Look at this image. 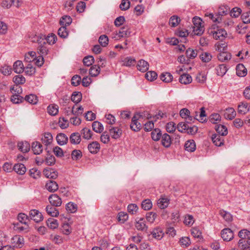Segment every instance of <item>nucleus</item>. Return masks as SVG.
Here are the masks:
<instances>
[{"label": "nucleus", "mask_w": 250, "mask_h": 250, "mask_svg": "<svg viewBox=\"0 0 250 250\" xmlns=\"http://www.w3.org/2000/svg\"><path fill=\"white\" fill-rule=\"evenodd\" d=\"M24 100L32 104H36L38 101L37 96L32 94L26 95L24 98Z\"/></svg>", "instance_id": "obj_38"}, {"label": "nucleus", "mask_w": 250, "mask_h": 250, "mask_svg": "<svg viewBox=\"0 0 250 250\" xmlns=\"http://www.w3.org/2000/svg\"><path fill=\"white\" fill-rule=\"evenodd\" d=\"M109 131L111 137L115 139L120 138L122 134V130L118 127L110 126Z\"/></svg>", "instance_id": "obj_11"}, {"label": "nucleus", "mask_w": 250, "mask_h": 250, "mask_svg": "<svg viewBox=\"0 0 250 250\" xmlns=\"http://www.w3.org/2000/svg\"><path fill=\"white\" fill-rule=\"evenodd\" d=\"M43 174L48 178L55 179L58 177V172L53 169L43 170Z\"/></svg>", "instance_id": "obj_32"}, {"label": "nucleus", "mask_w": 250, "mask_h": 250, "mask_svg": "<svg viewBox=\"0 0 250 250\" xmlns=\"http://www.w3.org/2000/svg\"><path fill=\"white\" fill-rule=\"evenodd\" d=\"M152 204L149 199H146L142 203V208L146 210H147L151 208Z\"/></svg>", "instance_id": "obj_60"}, {"label": "nucleus", "mask_w": 250, "mask_h": 250, "mask_svg": "<svg viewBox=\"0 0 250 250\" xmlns=\"http://www.w3.org/2000/svg\"><path fill=\"white\" fill-rule=\"evenodd\" d=\"M93 130L97 133H101L104 130V126L100 122L94 121L92 124Z\"/></svg>", "instance_id": "obj_33"}, {"label": "nucleus", "mask_w": 250, "mask_h": 250, "mask_svg": "<svg viewBox=\"0 0 250 250\" xmlns=\"http://www.w3.org/2000/svg\"><path fill=\"white\" fill-rule=\"evenodd\" d=\"M179 81L181 83L187 84L192 82V78L188 74H183L180 76Z\"/></svg>", "instance_id": "obj_30"}, {"label": "nucleus", "mask_w": 250, "mask_h": 250, "mask_svg": "<svg viewBox=\"0 0 250 250\" xmlns=\"http://www.w3.org/2000/svg\"><path fill=\"white\" fill-rule=\"evenodd\" d=\"M82 157V153L81 150L75 149L71 153V158L72 160L77 161L81 159Z\"/></svg>", "instance_id": "obj_52"}, {"label": "nucleus", "mask_w": 250, "mask_h": 250, "mask_svg": "<svg viewBox=\"0 0 250 250\" xmlns=\"http://www.w3.org/2000/svg\"><path fill=\"white\" fill-rule=\"evenodd\" d=\"M53 140V137L50 133L46 132L44 134L43 137L42 138L43 144L47 146L51 144Z\"/></svg>", "instance_id": "obj_31"}, {"label": "nucleus", "mask_w": 250, "mask_h": 250, "mask_svg": "<svg viewBox=\"0 0 250 250\" xmlns=\"http://www.w3.org/2000/svg\"><path fill=\"white\" fill-rule=\"evenodd\" d=\"M192 22L193 35L199 36L202 35L205 31L204 26L202 25V20L199 17H194Z\"/></svg>", "instance_id": "obj_1"}, {"label": "nucleus", "mask_w": 250, "mask_h": 250, "mask_svg": "<svg viewBox=\"0 0 250 250\" xmlns=\"http://www.w3.org/2000/svg\"><path fill=\"white\" fill-rule=\"evenodd\" d=\"M13 82L16 85L23 84L25 82V78L22 75H17L13 78Z\"/></svg>", "instance_id": "obj_50"}, {"label": "nucleus", "mask_w": 250, "mask_h": 250, "mask_svg": "<svg viewBox=\"0 0 250 250\" xmlns=\"http://www.w3.org/2000/svg\"><path fill=\"white\" fill-rule=\"evenodd\" d=\"M219 214L227 221L229 222L232 220V216L230 213L224 210H220Z\"/></svg>", "instance_id": "obj_56"}, {"label": "nucleus", "mask_w": 250, "mask_h": 250, "mask_svg": "<svg viewBox=\"0 0 250 250\" xmlns=\"http://www.w3.org/2000/svg\"><path fill=\"white\" fill-rule=\"evenodd\" d=\"M227 35V32L223 29H217L213 33V38L215 40L222 41Z\"/></svg>", "instance_id": "obj_10"}, {"label": "nucleus", "mask_w": 250, "mask_h": 250, "mask_svg": "<svg viewBox=\"0 0 250 250\" xmlns=\"http://www.w3.org/2000/svg\"><path fill=\"white\" fill-rule=\"evenodd\" d=\"M161 80L165 83H169L172 81L173 79L172 75L169 72H164L161 74Z\"/></svg>", "instance_id": "obj_39"}, {"label": "nucleus", "mask_w": 250, "mask_h": 250, "mask_svg": "<svg viewBox=\"0 0 250 250\" xmlns=\"http://www.w3.org/2000/svg\"><path fill=\"white\" fill-rule=\"evenodd\" d=\"M135 227L138 230L148 233V227L146 224L145 218H140L138 220H136Z\"/></svg>", "instance_id": "obj_3"}, {"label": "nucleus", "mask_w": 250, "mask_h": 250, "mask_svg": "<svg viewBox=\"0 0 250 250\" xmlns=\"http://www.w3.org/2000/svg\"><path fill=\"white\" fill-rule=\"evenodd\" d=\"M81 77L78 75H75L71 79V84L74 86H77L81 83Z\"/></svg>", "instance_id": "obj_64"}, {"label": "nucleus", "mask_w": 250, "mask_h": 250, "mask_svg": "<svg viewBox=\"0 0 250 250\" xmlns=\"http://www.w3.org/2000/svg\"><path fill=\"white\" fill-rule=\"evenodd\" d=\"M217 57L219 61L224 62L225 61L229 60L231 59V56L230 53H229L227 52L221 51L220 52Z\"/></svg>", "instance_id": "obj_34"}, {"label": "nucleus", "mask_w": 250, "mask_h": 250, "mask_svg": "<svg viewBox=\"0 0 250 250\" xmlns=\"http://www.w3.org/2000/svg\"><path fill=\"white\" fill-rule=\"evenodd\" d=\"M68 139L67 136L62 133L58 134L56 137L57 143L60 146L66 144L68 142Z\"/></svg>", "instance_id": "obj_19"}, {"label": "nucleus", "mask_w": 250, "mask_h": 250, "mask_svg": "<svg viewBox=\"0 0 250 250\" xmlns=\"http://www.w3.org/2000/svg\"><path fill=\"white\" fill-rule=\"evenodd\" d=\"M100 67L96 65H93L89 69V74L92 77L97 76L100 73Z\"/></svg>", "instance_id": "obj_47"}, {"label": "nucleus", "mask_w": 250, "mask_h": 250, "mask_svg": "<svg viewBox=\"0 0 250 250\" xmlns=\"http://www.w3.org/2000/svg\"><path fill=\"white\" fill-rule=\"evenodd\" d=\"M215 129L216 132L218 133L217 135L224 136L227 135L228 134V129L224 125H217L215 126Z\"/></svg>", "instance_id": "obj_23"}, {"label": "nucleus", "mask_w": 250, "mask_h": 250, "mask_svg": "<svg viewBox=\"0 0 250 250\" xmlns=\"http://www.w3.org/2000/svg\"><path fill=\"white\" fill-rule=\"evenodd\" d=\"M43 38L45 40V42L49 44H53L55 43L57 40V37L55 34H52L48 36L46 38L43 36Z\"/></svg>", "instance_id": "obj_57"}, {"label": "nucleus", "mask_w": 250, "mask_h": 250, "mask_svg": "<svg viewBox=\"0 0 250 250\" xmlns=\"http://www.w3.org/2000/svg\"><path fill=\"white\" fill-rule=\"evenodd\" d=\"M131 32L128 27H123L119 31V37L126 38L130 36Z\"/></svg>", "instance_id": "obj_26"}, {"label": "nucleus", "mask_w": 250, "mask_h": 250, "mask_svg": "<svg viewBox=\"0 0 250 250\" xmlns=\"http://www.w3.org/2000/svg\"><path fill=\"white\" fill-rule=\"evenodd\" d=\"M87 148L91 153L96 154L100 150V145L98 142L94 141L90 143L88 145Z\"/></svg>", "instance_id": "obj_12"}, {"label": "nucleus", "mask_w": 250, "mask_h": 250, "mask_svg": "<svg viewBox=\"0 0 250 250\" xmlns=\"http://www.w3.org/2000/svg\"><path fill=\"white\" fill-rule=\"evenodd\" d=\"M123 62V65L125 66H131L132 65H134L136 63V60L135 59L131 57H126Z\"/></svg>", "instance_id": "obj_46"}, {"label": "nucleus", "mask_w": 250, "mask_h": 250, "mask_svg": "<svg viewBox=\"0 0 250 250\" xmlns=\"http://www.w3.org/2000/svg\"><path fill=\"white\" fill-rule=\"evenodd\" d=\"M13 70L16 73H21L24 70L23 63L21 61H17L13 64Z\"/></svg>", "instance_id": "obj_24"}, {"label": "nucleus", "mask_w": 250, "mask_h": 250, "mask_svg": "<svg viewBox=\"0 0 250 250\" xmlns=\"http://www.w3.org/2000/svg\"><path fill=\"white\" fill-rule=\"evenodd\" d=\"M162 145L165 147H168L171 144L170 136L167 133H164L162 136Z\"/></svg>", "instance_id": "obj_18"}, {"label": "nucleus", "mask_w": 250, "mask_h": 250, "mask_svg": "<svg viewBox=\"0 0 250 250\" xmlns=\"http://www.w3.org/2000/svg\"><path fill=\"white\" fill-rule=\"evenodd\" d=\"M47 226L51 229H55L58 228L59 224L58 221L52 218H49L46 221Z\"/></svg>", "instance_id": "obj_37"}, {"label": "nucleus", "mask_w": 250, "mask_h": 250, "mask_svg": "<svg viewBox=\"0 0 250 250\" xmlns=\"http://www.w3.org/2000/svg\"><path fill=\"white\" fill-rule=\"evenodd\" d=\"M66 209L71 213H74L77 210V205L72 202H69L66 204Z\"/></svg>", "instance_id": "obj_61"}, {"label": "nucleus", "mask_w": 250, "mask_h": 250, "mask_svg": "<svg viewBox=\"0 0 250 250\" xmlns=\"http://www.w3.org/2000/svg\"><path fill=\"white\" fill-rule=\"evenodd\" d=\"M168 205V200L167 198H161L158 201V206L161 209L167 208Z\"/></svg>", "instance_id": "obj_48"}, {"label": "nucleus", "mask_w": 250, "mask_h": 250, "mask_svg": "<svg viewBox=\"0 0 250 250\" xmlns=\"http://www.w3.org/2000/svg\"><path fill=\"white\" fill-rule=\"evenodd\" d=\"M94 62V59L92 56H87L85 57L83 59V62L84 65L87 66H89L93 64Z\"/></svg>", "instance_id": "obj_59"}, {"label": "nucleus", "mask_w": 250, "mask_h": 250, "mask_svg": "<svg viewBox=\"0 0 250 250\" xmlns=\"http://www.w3.org/2000/svg\"><path fill=\"white\" fill-rule=\"evenodd\" d=\"M211 139L213 143L216 146H220L224 145V140L222 136L215 134L212 135Z\"/></svg>", "instance_id": "obj_15"}, {"label": "nucleus", "mask_w": 250, "mask_h": 250, "mask_svg": "<svg viewBox=\"0 0 250 250\" xmlns=\"http://www.w3.org/2000/svg\"><path fill=\"white\" fill-rule=\"evenodd\" d=\"M145 77L148 81H152L157 78V74L155 71H148L145 74Z\"/></svg>", "instance_id": "obj_53"}, {"label": "nucleus", "mask_w": 250, "mask_h": 250, "mask_svg": "<svg viewBox=\"0 0 250 250\" xmlns=\"http://www.w3.org/2000/svg\"><path fill=\"white\" fill-rule=\"evenodd\" d=\"M238 112L239 113L245 114L249 111V106L247 103H242L238 106Z\"/></svg>", "instance_id": "obj_43"}, {"label": "nucleus", "mask_w": 250, "mask_h": 250, "mask_svg": "<svg viewBox=\"0 0 250 250\" xmlns=\"http://www.w3.org/2000/svg\"><path fill=\"white\" fill-rule=\"evenodd\" d=\"M58 34L62 38H66L68 35V32L66 27L62 26V27L58 29Z\"/></svg>", "instance_id": "obj_49"}, {"label": "nucleus", "mask_w": 250, "mask_h": 250, "mask_svg": "<svg viewBox=\"0 0 250 250\" xmlns=\"http://www.w3.org/2000/svg\"><path fill=\"white\" fill-rule=\"evenodd\" d=\"M19 149L23 153L27 152L30 148V145L27 142H21L18 144Z\"/></svg>", "instance_id": "obj_25"}, {"label": "nucleus", "mask_w": 250, "mask_h": 250, "mask_svg": "<svg viewBox=\"0 0 250 250\" xmlns=\"http://www.w3.org/2000/svg\"><path fill=\"white\" fill-rule=\"evenodd\" d=\"M236 74L239 77H244L247 74V69L243 64L239 63L236 67Z\"/></svg>", "instance_id": "obj_20"}, {"label": "nucleus", "mask_w": 250, "mask_h": 250, "mask_svg": "<svg viewBox=\"0 0 250 250\" xmlns=\"http://www.w3.org/2000/svg\"><path fill=\"white\" fill-rule=\"evenodd\" d=\"M69 140L72 144H79L81 141V134L79 132L72 133L70 136Z\"/></svg>", "instance_id": "obj_14"}, {"label": "nucleus", "mask_w": 250, "mask_h": 250, "mask_svg": "<svg viewBox=\"0 0 250 250\" xmlns=\"http://www.w3.org/2000/svg\"><path fill=\"white\" fill-rule=\"evenodd\" d=\"M216 73L218 76H223L227 72L228 69L225 64L219 65L216 68Z\"/></svg>", "instance_id": "obj_36"}, {"label": "nucleus", "mask_w": 250, "mask_h": 250, "mask_svg": "<svg viewBox=\"0 0 250 250\" xmlns=\"http://www.w3.org/2000/svg\"><path fill=\"white\" fill-rule=\"evenodd\" d=\"M25 70V73L28 76H32L34 74L36 71L35 68L33 67L31 64H28L27 66L24 68Z\"/></svg>", "instance_id": "obj_63"}, {"label": "nucleus", "mask_w": 250, "mask_h": 250, "mask_svg": "<svg viewBox=\"0 0 250 250\" xmlns=\"http://www.w3.org/2000/svg\"><path fill=\"white\" fill-rule=\"evenodd\" d=\"M11 243L13 247L21 248L24 245V238L21 236L15 235L12 238Z\"/></svg>", "instance_id": "obj_5"}, {"label": "nucleus", "mask_w": 250, "mask_h": 250, "mask_svg": "<svg viewBox=\"0 0 250 250\" xmlns=\"http://www.w3.org/2000/svg\"><path fill=\"white\" fill-rule=\"evenodd\" d=\"M47 111L50 115L55 116L59 112V107L56 104H50L47 107Z\"/></svg>", "instance_id": "obj_41"}, {"label": "nucleus", "mask_w": 250, "mask_h": 250, "mask_svg": "<svg viewBox=\"0 0 250 250\" xmlns=\"http://www.w3.org/2000/svg\"><path fill=\"white\" fill-rule=\"evenodd\" d=\"M181 21L180 17H170L169 20V24L172 27L177 26Z\"/></svg>", "instance_id": "obj_45"}, {"label": "nucleus", "mask_w": 250, "mask_h": 250, "mask_svg": "<svg viewBox=\"0 0 250 250\" xmlns=\"http://www.w3.org/2000/svg\"><path fill=\"white\" fill-rule=\"evenodd\" d=\"M14 170L19 174L23 175L26 172V167L22 164H15L13 167Z\"/></svg>", "instance_id": "obj_27"}, {"label": "nucleus", "mask_w": 250, "mask_h": 250, "mask_svg": "<svg viewBox=\"0 0 250 250\" xmlns=\"http://www.w3.org/2000/svg\"><path fill=\"white\" fill-rule=\"evenodd\" d=\"M151 138L153 140L157 141L162 138L161 131L159 128H155L151 132Z\"/></svg>", "instance_id": "obj_35"}, {"label": "nucleus", "mask_w": 250, "mask_h": 250, "mask_svg": "<svg viewBox=\"0 0 250 250\" xmlns=\"http://www.w3.org/2000/svg\"><path fill=\"white\" fill-rule=\"evenodd\" d=\"M238 236L240 238L248 239L250 237V231L242 229L239 232Z\"/></svg>", "instance_id": "obj_62"}, {"label": "nucleus", "mask_w": 250, "mask_h": 250, "mask_svg": "<svg viewBox=\"0 0 250 250\" xmlns=\"http://www.w3.org/2000/svg\"><path fill=\"white\" fill-rule=\"evenodd\" d=\"M45 210L47 214L52 217H57L59 214L58 210L51 205L47 206Z\"/></svg>", "instance_id": "obj_22"}, {"label": "nucleus", "mask_w": 250, "mask_h": 250, "mask_svg": "<svg viewBox=\"0 0 250 250\" xmlns=\"http://www.w3.org/2000/svg\"><path fill=\"white\" fill-rule=\"evenodd\" d=\"M236 116V112L233 108H227L224 113V117L227 119L232 120Z\"/></svg>", "instance_id": "obj_21"}, {"label": "nucleus", "mask_w": 250, "mask_h": 250, "mask_svg": "<svg viewBox=\"0 0 250 250\" xmlns=\"http://www.w3.org/2000/svg\"><path fill=\"white\" fill-rule=\"evenodd\" d=\"M45 188L49 192H54L58 189L59 186L55 181L49 180L45 184Z\"/></svg>", "instance_id": "obj_9"}, {"label": "nucleus", "mask_w": 250, "mask_h": 250, "mask_svg": "<svg viewBox=\"0 0 250 250\" xmlns=\"http://www.w3.org/2000/svg\"><path fill=\"white\" fill-rule=\"evenodd\" d=\"M38 41V52L42 56H45L48 54V47L45 40L44 38H40Z\"/></svg>", "instance_id": "obj_2"}, {"label": "nucleus", "mask_w": 250, "mask_h": 250, "mask_svg": "<svg viewBox=\"0 0 250 250\" xmlns=\"http://www.w3.org/2000/svg\"><path fill=\"white\" fill-rule=\"evenodd\" d=\"M32 149L35 154H40L42 151V146L39 142H33L32 144Z\"/></svg>", "instance_id": "obj_17"}, {"label": "nucleus", "mask_w": 250, "mask_h": 250, "mask_svg": "<svg viewBox=\"0 0 250 250\" xmlns=\"http://www.w3.org/2000/svg\"><path fill=\"white\" fill-rule=\"evenodd\" d=\"M137 67L138 70L145 72L148 69L149 64L146 61L144 60H141L138 62Z\"/></svg>", "instance_id": "obj_16"}, {"label": "nucleus", "mask_w": 250, "mask_h": 250, "mask_svg": "<svg viewBox=\"0 0 250 250\" xmlns=\"http://www.w3.org/2000/svg\"><path fill=\"white\" fill-rule=\"evenodd\" d=\"M99 42L103 47H105L108 43V38L105 35H101L99 38Z\"/></svg>", "instance_id": "obj_54"}, {"label": "nucleus", "mask_w": 250, "mask_h": 250, "mask_svg": "<svg viewBox=\"0 0 250 250\" xmlns=\"http://www.w3.org/2000/svg\"><path fill=\"white\" fill-rule=\"evenodd\" d=\"M221 237L224 241H229L233 238V231L229 228L223 229L221 231Z\"/></svg>", "instance_id": "obj_8"}, {"label": "nucleus", "mask_w": 250, "mask_h": 250, "mask_svg": "<svg viewBox=\"0 0 250 250\" xmlns=\"http://www.w3.org/2000/svg\"><path fill=\"white\" fill-rule=\"evenodd\" d=\"M11 101L14 104H19L24 101V98L18 94H13L11 97Z\"/></svg>", "instance_id": "obj_51"}, {"label": "nucleus", "mask_w": 250, "mask_h": 250, "mask_svg": "<svg viewBox=\"0 0 250 250\" xmlns=\"http://www.w3.org/2000/svg\"><path fill=\"white\" fill-rule=\"evenodd\" d=\"M82 98V95L80 92H74L71 95V99L75 103H79Z\"/></svg>", "instance_id": "obj_44"}, {"label": "nucleus", "mask_w": 250, "mask_h": 250, "mask_svg": "<svg viewBox=\"0 0 250 250\" xmlns=\"http://www.w3.org/2000/svg\"><path fill=\"white\" fill-rule=\"evenodd\" d=\"M221 120V116L218 113L212 114L209 118V121L212 124H217V122Z\"/></svg>", "instance_id": "obj_55"}, {"label": "nucleus", "mask_w": 250, "mask_h": 250, "mask_svg": "<svg viewBox=\"0 0 250 250\" xmlns=\"http://www.w3.org/2000/svg\"><path fill=\"white\" fill-rule=\"evenodd\" d=\"M148 232L149 233H147L148 235H152L153 238L157 240H161L164 235V233L162 229L160 227H156L153 229L151 231H148Z\"/></svg>", "instance_id": "obj_4"}, {"label": "nucleus", "mask_w": 250, "mask_h": 250, "mask_svg": "<svg viewBox=\"0 0 250 250\" xmlns=\"http://www.w3.org/2000/svg\"><path fill=\"white\" fill-rule=\"evenodd\" d=\"M138 119L134 115L131 120V123L130 125V128L135 131L137 132L139 131L142 127V125L140 123L138 122Z\"/></svg>", "instance_id": "obj_13"}, {"label": "nucleus", "mask_w": 250, "mask_h": 250, "mask_svg": "<svg viewBox=\"0 0 250 250\" xmlns=\"http://www.w3.org/2000/svg\"><path fill=\"white\" fill-rule=\"evenodd\" d=\"M72 21L71 17H62L60 20V24L61 26L66 27L71 23Z\"/></svg>", "instance_id": "obj_42"}, {"label": "nucleus", "mask_w": 250, "mask_h": 250, "mask_svg": "<svg viewBox=\"0 0 250 250\" xmlns=\"http://www.w3.org/2000/svg\"><path fill=\"white\" fill-rule=\"evenodd\" d=\"M185 150L189 152H193L196 149V145L193 140H188L185 144Z\"/></svg>", "instance_id": "obj_29"}, {"label": "nucleus", "mask_w": 250, "mask_h": 250, "mask_svg": "<svg viewBox=\"0 0 250 250\" xmlns=\"http://www.w3.org/2000/svg\"><path fill=\"white\" fill-rule=\"evenodd\" d=\"M29 217L37 223L43 220V215L37 209H32L30 211Z\"/></svg>", "instance_id": "obj_6"}, {"label": "nucleus", "mask_w": 250, "mask_h": 250, "mask_svg": "<svg viewBox=\"0 0 250 250\" xmlns=\"http://www.w3.org/2000/svg\"><path fill=\"white\" fill-rule=\"evenodd\" d=\"M48 200L51 205L54 207H60L62 204L61 198L56 194L50 195Z\"/></svg>", "instance_id": "obj_7"}, {"label": "nucleus", "mask_w": 250, "mask_h": 250, "mask_svg": "<svg viewBox=\"0 0 250 250\" xmlns=\"http://www.w3.org/2000/svg\"><path fill=\"white\" fill-rule=\"evenodd\" d=\"M230 8L226 5L221 6L218 9L217 16H226L229 14Z\"/></svg>", "instance_id": "obj_40"}, {"label": "nucleus", "mask_w": 250, "mask_h": 250, "mask_svg": "<svg viewBox=\"0 0 250 250\" xmlns=\"http://www.w3.org/2000/svg\"><path fill=\"white\" fill-rule=\"evenodd\" d=\"M92 134L90 129L87 127H84L81 130V135H82L83 138L87 140L91 139Z\"/></svg>", "instance_id": "obj_28"}, {"label": "nucleus", "mask_w": 250, "mask_h": 250, "mask_svg": "<svg viewBox=\"0 0 250 250\" xmlns=\"http://www.w3.org/2000/svg\"><path fill=\"white\" fill-rule=\"evenodd\" d=\"M200 57L203 62H208L211 60L212 56L209 53L204 52L200 55Z\"/></svg>", "instance_id": "obj_58"}]
</instances>
